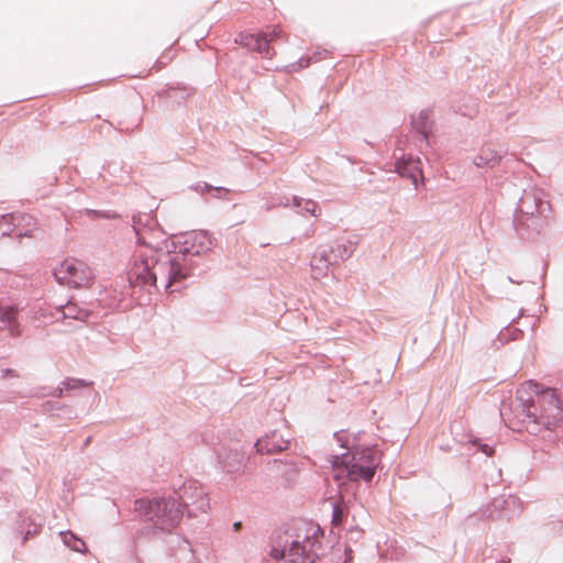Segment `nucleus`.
<instances>
[{
  "instance_id": "393cba45",
  "label": "nucleus",
  "mask_w": 563,
  "mask_h": 563,
  "mask_svg": "<svg viewBox=\"0 0 563 563\" xmlns=\"http://www.w3.org/2000/svg\"><path fill=\"white\" fill-rule=\"evenodd\" d=\"M64 544L70 548L73 551L82 553L86 551V543L74 534L71 531H64L59 533Z\"/></svg>"
},
{
  "instance_id": "c03bdc74",
  "label": "nucleus",
  "mask_w": 563,
  "mask_h": 563,
  "mask_svg": "<svg viewBox=\"0 0 563 563\" xmlns=\"http://www.w3.org/2000/svg\"><path fill=\"white\" fill-rule=\"evenodd\" d=\"M90 441H91V437H88V438L86 439V441H85V445H88V444L90 443Z\"/></svg>"
},
{
  "instance_id": "f03ea898",
  "label": "nucleus",
  "mask_w": 563,
  "mask_h": 563,
  "mask_svg": "<svg viewBox=\"0 0 563 563\" xmlns=\"http://www.w3.org/2000/svg\"><path fill=\"white\" fill-rule=\"evenodd\" d=\"M322 538L319 527L303 539L294 538L287 531L278 532L271 538L269 555L285 563H347L352 560V549L347 545L331 547L325 553Z\"/></svg>"
},
{
  "instance_id": "ea45409f",
  "label": "nucleus",
  "mask_w": 563,
  "mask_h": 563,
  "mask_svg": "<svg viewBox=\"0 0 563 563\" xmlns=\"http://www.w3.org/2000/svg\"><path fill=\"white\" fill-rule=\"evenodd\" d=\"M63 391H64V389H63V388H57V389L55 390V393H54V396H56V397H62V396H63Z\"/></svg>"
},
{
  "instance_id": "de8ad7c7",
  "label": "nucleus",
  "mask_w": 563,
  "mask_h": 563,
  "mask_svg": "<svg viewBox=\"0 0 563 563\" xmlns=\"http://www.w3.org/2000/svg\"><path fill=\"white\" fill-rule=\"evenodd\" d=\"M188 516H195V514L192 512V510L188 509Z\"/></svg>"
},
{
  "instance_id": "9d476101",
  "label": "nucleus",
  "mask_w": 563,
  "mask_h": 563,
  "mask_svg": "<svg viewBox=\"0 0 563 563\" xmlns=\"http://www.w3.org/2000/svg\"><path fill=\"white\" fill-rule=\"evenodd\" d=\"M23 310L20 302L0 297V331L7 332L11 338L22 335L24 327L20 313Z\"/></svg>"
},
{
  "instance_id": "bb28decb",
  "label": "nucleus",
  "mask_w": 563,
  "mask_h": 563,
  "mask_svg": "<svg viewBox=\"0 0 563 563\" xmlns=\"http://www.w3.org/2000/svg\"><path fill=\"white\" fill-rule=\"evenodd\" d=\"M346 516H347V508L344 504H333L332 523L334 526L342 525Z\"/></svg>"
},
{
  "instance_id": "e433bc0d",
  "label": "nucleus",
  "mask_w": 563,
  "mask_h": 563,
  "mask_svg": "<svg viewBox=\"0 0 563 563\" xmlns=\"http://www.w3.org/2000/svg\"><path fill=\"white\" fill-rule=\"evenodd\" d=\"M25 526H26V527H31V531H32L34 534H36V533L38 532V530L41 529L42 523H41V522H40V523H37V522H35V520L30 519V522H29L27 525L25 523Z\"/></svg>"
},
{
  "instance_id": "37998d69",
  "label": "nucleus",
  "mask_w": 563,
  "mask_h": 563,
  "mask_svg": "<svg viewBox=\"0 0 563 563\" xmlns=\"http://www.w3.org/2000/svg\"><path fill=\"white\" fill-rule=\"evenodd\" d=\"M300 209V213H305L306 212V205H301V207L299 208Z\"/></svg>"
},
{
  "instance_id": "f3484780",
  "label": "nucleus",
  "mask_w": 563,
  "mask_h": 563,
  "mask_svg": "<svg viewBox=\"0 0 563 563\" xmlns=\"http://www.w3.org/2000/svg\"><path fill=\"white\" fill-rule=\"evenodd\" d=\"M216 453L218 463L227 473L238 472L244 464V454L236 449L221 446Z\"/></svg>"
},
{
  "instance_id": "9b49d317",
  "label": "nucleus",
  "mask_w": 563,
  "mask_h": 563,
  "mask_svg": "<svg viewBox=\"0 0 563 563\" xmlns=\"http://www.w3.org/2000/svg\"><path fill=\"white\" fill-rule=\"evenodd\" d=\"M521 512V501L518 497L508 495L492 500L483 510V515L490 519L510 520Z\"/></svg>"
},
{
  "instance_id": "a211bd4d",
  "label": "nucleus",
  "mask_w": 563,
  "mask_h": 563,
  "mask_svg": "<svg viewBox=\"0 0 563 563\" xmlns=\"http://www.w3.org/2000/svg\"><path fill=\"white\" fill-rule=\"evenodd\" d=\"M235 43L240 44L247 49L260 53L263 56H271L274 54L272 47L263 40L262 33H240Z\"/></svg>"
},
{
  "instance_id": "ddd939ff",
  "label": "nucleus",
  "mask_w": 563,
  "mask_h": 563,
  "mask_svg": "<svg viewBox=\"0 0 563 563\" xmlns=\"http://www.w3.org/2000/svg\"><path fill=\"white\" fill-rule=\"evenodd\" d=\"M267 476L282 486H290L298 476V467L294 462L274 460L267 464Z\"/></svg>"
},
{
  "instance_id": "f704fd0d",
  "label": "nucleus",
  "mask_w": 563,
  "mask_h": 563,
  "mask_svg": "<svg viewBox=\"0 0 563 563\" xmlns=\"http://www.w3.org/2000/svg\"><path fill=\"white\" fill-rule=\"evenodd\" d=\"M21 528L22 529H21L20 533L23 534V539H22L23 542H25L30 537L35 536L31 531V527H26V529L24 530V528H25V520H23V525H22Z\"/></svg>"
},
{
  "instance_id": "4be33fe9",
  "label": "nucleus",
  "mask_w": 563,
  "mask_h": 563,
  "mask_svg": "<svg viewBox=\"0 0 563 563\" xmlns=\"http://www.w3.org/2000/svg\"><path fill=\"white\" fill-rule=\"evenodd\" d=\"M327 251L321 250L318 247L310 261V267H311V274L314 279H319L323 276L328 275L329 269L331 268V265L328 264L327 260Z\"/></svg>"
},
{
  "instance_id": "5701e85b",
  "label": "nucleus",
  "mask_w": 563,
  "mask_h": 563,
  "mask_svg": "<svg viewBox=\"0 0 563 563\" xmlns=\"http://www.w3.org/2000/svg\"><path fill=\"white\" fill-rule=\"evenodd\" d=\"M501 154L490 147H483L474 157L473 163L478 168H493L499 164Z\"/></svg>"
},
{
  "instance_id": "6ab92c4d",
  "label": "nucleus",
  "mask_w": 563,
  "mask_h": 563,
  "mask_svg": "<svg viewBox=\"0 0 563 563\" xmlns=\"http://www.w3.org/2000/svg\"><path fill=\"white\" fill-rule=\"evenodd\" d=\"M155 225L156 221L150 213H139L132 218V227L140 244L151 245L146 234L148 231H152Z\"/></svg>"
},
{
  "instance_id": "a878e982",
  "label": "nucleus",
  "mask_w": 563,
  "mask_h": 563,
  "mask_svg": "<svg viewBox=\"0 0 563 563\" xmlns=\"http://www.w3.org/2000/svg\"><path fill=\"white\" fill-rule=\"evenodd\" d=\"M301 205H306V213H309L313 217H318L321 212L319 205L316 201L294 196L292 206L295 208H300Z\"/></svg>"
},
{
  "instance_id": "39448f33",
  "label": "nucleus",
  "mask_w": 563,
  "mask_h": 563,
  "mask_svg": "<svg viewBox=\"0 0 563 563\" xmlns=\"http://www.w3.org/2000/svg\"><path fill=\"white\" fill-rule=\"evenodd\" d=\"M550 213V202L544 200V192L541 189L523 190L512 222L517 234L521 239H530L533 234L539 233Z\"/></svg>"
},
{
  "instance_id": "423d86ee",
  "label": "nucleus",
  "mask_w": 563,
  "mask_h": 563,
  "mask_svg": "<svg viewBox=\"0 0 563 563\" xmlns=\"http://www.w3.org/2000/svg\"><path fill=\"white\" fill-rule=\"evenodd\" d=\"M134 510L141 519L151 522L154 530L170 533L180 522L183 509L173 497L139 498Z\"/></svg>"
},
{
  "instance_id": "aec40b11",
  "label": "nucleus",
  "mask_w": 563,
  "mask_h": 563,
  "mask_svg": "<svg viewBox=\"0 0 563 563\" xmlns=\"http://www.w3.org/2000/svg\"><path fill=\"white\" fill-rule=\"evenodd\" d=\"M411 125L419 134V142L429 143V133L431 132L432 121L430 120V111L421 110L417 117H412Z\"/></svg>"
},
{
  "instance_id": "dca6fc26",
  "label": "nucleus",
  "mask_w": 563,
  "mask_h": 563,
  "mask_svg": "<svg viewBox=\"0 0 563 563\" xmlns=\"http://www.w3.org/2000/svg\"><path fill=\"white\" fill-rule=\"evenodd\" d=\"M395 169L401 177L411 179L417 187L418 176L422 175V162L419 157L402 155L396 161Z\"/></svg>"
},
{
  "instance_id": "4468645a",
  "label": "nucleus",
  "mask_w": 563,
  "mask_h": 563,
  "mask_svg": "<svg viewBox=\"0 0 563 563\" xmlns=\"http://www.w3.org/2000/svg\"><path fill=\"white\" fill-rule=\"evenodd\" d=\"M22 222H25L26 225H31L34 223V219L31 216L23 213H9L3 214L0 218V230L2 235H10L11 232L16 229V236H33L32 230L25 229L21 230L20 227Z\"/></svg>"
},
{
  "instance_id": "a18cd8bd",
  "label": "nucleus",
  "mask_w": 563,
  "mask_h": 563,
  "mask_svg": "<svg viewBox=\"0 0 563 563\" xmlns=\"http://www.w3.org/2000/svg\"><path fill=\"white\" fill-rule=\"evenodd\" d=\"M508 280H509L510 283L520 284V282L514 280L511 277H508Z\"/></svg>"
},
{
  "instance_id": "2eb2a0df",
  "label": "nucleus",
  "mask_w": 563,
  "mask_h": 563,
  "mask_svg": "<svg viewBox=\"0 0 563 563\" xmlns=\"http://www.w3.org/2000/svg\"><path fill=\"white\" fill-rule=\"evenodd\" d=\"M321 250H325L328 264L332 266L339 265L341 262L346 261L354 253V242L351 240H338L331 244H324L319 246Z\"/></svg>"
},
{
  "instance_id": "4c0bfd02",
  "label": "nucleus",
  "mask_w": 563,
  "mask_h": 563,
  "mask_svg": "<svg viewBox=\"0 0 563 563\" xmlns=\"http://www.w3.org/2000/svg\"><path fill=\"white\" fill-rule=\"evenodd\" d=\"M242 527V522L241 521H236L233 523V529L234 531H239Z\"/></svg>"
},
{
  "instance_id": "f257e3e1",
  "label": "nucleus",
  "mask_w": 563,
  "mask_h": 563,
  "mask_svg": "<svg viewBox=\"0 0 563 563\" xmlns=\"http://www.w3.org/2000/svg\"><path fill=\"white\" fill-rule=\"evenodd\" d=\"M500 417L511 430L537 434L563 421V407L554 389L529 382L528 388L518 390L515 399L501 402Z\"/></svg>"
},
{
  "instance_id": "c9c22d12",
  "label": "nucleus",
  "mask_w": 563,
  "mask_h": 563,
  "mask_svg": "<svg viewBox=\"0 0 563 563\" xmlns=\"http://www.w3.org/2000/svg\"><path fill=\"white\" fill-rule=\"evenodd\" d=\"M9 377H19V374L15 369L12 368H3L1 371V378H9Z\"/></svg>"
},
{
  "instance_id": "c756f323",
  "label": "nucleus",
  "mask_w": 563,
  "mask_h": 563,
  "mask_svg": "<svg viewBox=\"0 0 563 563\" xmlns=\"http://www.w3.org/2000/svg\"><path fill=\"white\" fill-rule=\"evenodd\" d=\"M262 35L263 40L267 42V45H269L272 42L276 41L282 36V29L276 26L268 32H263Z\"/></svg>"
},
{
  "instance_id": "0eeeda50",
  "label": "nucleus",
  "mask_w": 563,
  "mask_h": 563,
  "mask_svg": "<svg viewBox=\"0 0 563 563\" xmlns=\"http://www.w3.org/2000/svg\"><path fill=\"white\" fill-rule=\"evenodd\" d=\"M53 275L59 285L73 288L89 287L95 279L93 271L77 258L64 260L54 268Z\"/></svg>"
},
{
  "instance_id": "412c9836",
  "label": "nucleus",
  "mask_w": 563,
  "mask_h": 563,
  "mask_svg": "<svg viewBox=\"0 0 563 563\" xmlns=\"http://www.w3.org/2000/svg\"><path fill=\"white\" fill-rule=\"evenodd\" d=\"M58 310L62 311L64 319H74L82 322H88L95 316L92 309L79 307L77 303L69 300L66 305L59 306Z\"/></svg>"
},
{
  "instance_id": "7c9ffc66",
  "label": "nucleus",
  "mask_w": 563,
  "mask_h": 563,
  "mask_svg": "<svg viewBox=\"0 0 563 563\" xmlns=\"http://www.w3.org/2000/svg\"><path fill=\"white\" fill-rule=\"evenodd\" d=\"M195 190L201 194L209 192V191H216V192H222L227 191V189L222 187H212L211 185L207 183H199L195 186Z\"/></svg>"
},
{
  "instance_id": "72a5a7b5",
  "label": "nucleus",
  "mask_w": 563,
  "mask_h": 563,
  "mask_svg": "<svg viewBox=\"0 0 563 563\" xmlns=\"http://www.w3.org/2000/svg\"><path fill=\"white\" fill-rule=\"evenodd\" d=\"M472 443H473V445H477L479 448V450L487 456L493 455L494 449L489 444L482 443L479 439L472 441Z\"/></svg>"
},
{
  "instance_id": "f8f14e48",
  "label": "nucleus",
  "mask_w": 563,
  "mask_h": 563,
  "mask_svg": "<svg viewBox=\"0 0 563 563\" xmlns=\"http://www.w3.org/2000/svg\"><path fill=\"white\" fill-rule=\"evenodd\" d=\"M290 440V431L286 427H283V429L273 430L260 438L254 446L256 452L261 454L278 453L289 448Z\"/></svg>"
},
{
  "instance_id": "2f4dec72",
  "label": "nucleus",
  "mask_w": 563,
  "mask_h": 563,
  "mask_svg": "<svg viewBox=\"0 0 563 563\" xmlns=\"http://www.w3.org/2000/svg\"><path fill=\"white\" fill-rule=\"evenodd\" d=\"M312 59V57H301L296 63L289 65V68L291 71H297L301 68H306L311 64Z\"/></svg>"
},
{
  "instance_id": "7ed1b4c3",
  "label": "nucleus",
  "mask_w": 563,
  "mask_h": 563,
  "mask_svg": "<svg viewBox=\"0 0 563 563\" xmlns=\"http://www.w3.org/2000/svg\"><path fill=\"white\" fill-rule=\"evenodd\" d=\"M181 255H175L172 251L154 250L153 255H139L128 272L129 285L132 288H157L158 282L166 290L174 291L173 286L187 279L190 274V265L181 262Z\"/></svg>"
},
{
  "instance_id": "cd10ccee",
  "label": "nucleus",
  "mask_w": 563,
  "mask_h": 563,
  "mask_svg": "<svg viewBox=\"0 0 563 563\" xmlns=\"http://www.w3.org/2000/svg\"><path fill=\"white\" fill-rule=\"evenodd\" d=\"M522 332L521 330L517 328L506 327L504 330H501L498 334V340L500 342H507L509 340H517L518 335H520Z\"/></svg>"
},
{
  "instance_id": "79ce46f5",
  "label": "nucleus",
  "mask_w": 563,
  "mask_h": 563,
  "mask_svg": "<svg viewBox=\"0 0 563 563\" xmlns=\"http://www.w3.org/2000/svg\"><path fill=\"white\" fill-rule=\"evenodd\" d=\"M93 213L96 214H99V216H102V217H106V218H109L110 216L109 214H106V213H102V212H99V211H92Z\"/></svg>"
},
{
  "instance_id": "49530a36",
  "label": "nucleus",
  "mask_w": 563,
  "mask_h": 563,
  "mask_svg": "<svg viewBox=\"0 0 563 563\" xmlns=\"http://www.w3.org/2000/svg\"><path fill=\"white\" fill-rule=\"evenodd\" d=\"M111 167H115V163H112V164H109V165H108V169H109V170L111 169Z\"/></svg>"
},
{
  "instance_id": "6e6552de",
  "label": "nucleus",
  "mask_w": 563,
  "mask_h": 563,
  "mask_svg": "<svg viewBox=\"0 0 563 563\" xmlns=\"http://www.w3.org/2000/svg\"><path fill=\"white\" fill-rule=\"evenodd\" d=\"M178 251H172L175 255L184 257L181 262L190 265V272L194 267L192 257L200 256L209 252L212 247V240L206 231H191L183 234L178 241Z\"/></svg>"
},
{
  "instance_id": "473e14b6",
  "label": "nucleus",
  "mask_w": 563,
  "mask_h": 563,
  "mask_svg": "<svg viewBox=\"0 0 563 563\" xmlns=\"http://www.w3.org/2000/svg\"><path fill=\"white\" fill-rule=\"evenodd\" d=\"M346 537L350 541H358L363 537V530L358 527H352L347 530Z\"/></svg>"
},
{
  "instance_id": "58836bf2",
  "label": "nucleus",
  "mask_w": 563,
  "mask_h": 563,
  "mask_svg": "<svg viewBox=\"0 0 563 563\" xmlns=\"http://www.w3.org/2000/svg\"><path fill=\"white\" fill-rule=\"evenodd\" d=\"M56 417L67 419V411H58L56 413Z\"/></svg>"
},
{
  "instance_id": "c85d7f7f",
  "label": "nucleus",
  "mask_w": 563,
  "mask_h": 563,
  "mask_svg": "<svg viewBox=\"0 0 563 563\" xmlns=\"http://www.w3.org/2000/svg\"><path fill=\"white\" fill-rule=\"evenodd\" d=\"M62 384L64 385V388L66 390L84 388V387H87L89 385V383H87L84 379H79V378H67Z\"/></svg>"
},
{
  "instance_id": "a19ab883",
  "label": "nucleus",
  "mask_w": 563,
  "mask_h": 563,
  "mask_svg": "<svg viewBox=\"0 0 563 563\" xmlns=\"http://www.w3.org/2000/svg\"><path fill=\"white\" fill-rule=\"evenodd\" d=\"M334 437L336 438V440H338L339 442H341V441H342L341 432H335V433H334Z\"/></svg>"
},
{
  "instance_id": "20e7f679",
  "label": "nucleus",
  "mask_w": 563,
  "mask_h": 563,
  "mask_svg": "<svg viewBox=\"0 0 563 563\" xmlns=\"http://www.w3.org/2000/svg\"><path fill=\"white\" fill-rule=\"evenodd\" d=\"M376 446L355 448L342 454L331 455V468L336 482H371L379 464Z\"/></svg>"
},
{
  "instance_id": "1a4fd4ad",
  "label": "nucleus",
  "mask_w": 563,
  "mask_h": 563,
  "mask_svg": "<svg viewBox=\"0 0 563 563\" xmlns=\"http://www.w3.org/2000/svg\"><path fill=\"white\" fill-rule=\"evenodd\" d=\"M177 505L184 508L195 507L200 512L209 509V498L202 486L195 479L185 481L178 488H175Z\"/></svg>"
},
{
  "instance_id": "b1692460",
  "label": "nucleus",
  "mask_w": 563,
  "mask_h": 563,
  "mask_svg": "<svg viewBox=\"0 0 563 563\" xmlns=\"http://www.w3.org/2000/svg\"><path fill=\"white\" fill-rule=\"evenodd\" d=\"M42 410L43 412L51 413L53 416H56L58 411H67V419H74L76 417L75 410L71 407L54 400L43 402Z\"/></svg>"
}]
</instances>
